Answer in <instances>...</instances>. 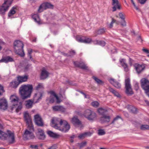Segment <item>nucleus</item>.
<instances>
[{
    "label": "nucleus",
    "instance_id": "obj_1",
    "mask_svg": "<svg viewBox=\"0 0 149 149\" xmlns=\"http://www.w3.org/2000/svg\"><path fill=\"white\" fill-rule=\"evenodd\" d=\"M52 126L60 131L64 132H68L70 128V125L65 120L53 118L51 120Z\"/></svg>",
    "mask_w": 149,
    "mask_h": 149
},
{
    "label": "nucleus",
    "instance_id": "obj_2",
    "mask_svg": "<svg viewBox=\"0 0 149 149\" xmlns=\"http://www.w3.org/2000/svg\"><path fill=\"white\" fill-rule=\"evenodd\" d=\"M33 86L32 84H27L22 85L20 87L19 93L21 98L25 100L30 97L33 91Z\"/></svg>",
    "mask_w": 149,
    "mask_h": 149
},
{
    "label": "nucleus",
    "instance_id": "obj_3",
    "mask_svg": "<svg viewBox=\"0 0 149 149\" xmlns=\"http://www.w3.org/2000/svg\"><path fill=\"white\" fill-rule=\"evenodd\" d=\"M11 104L8 107L9 111H12L14 108H16V111L18 112L22 108V103L19 102V98L15 95H11L10 97Z\"/></svg>",
    "mask_w": 149,
    "mask_h": 149
},
{
    "label": "nucleus",
    "instance_id": "obj_4",
    "mask_svg": "<svg viewBox=\"0 0 149 149\" xmlns=\"http://www.w3.org/2000/svg\"><path fill=\"white\" fill-rule=\"evenodd\" d=\"M0 139L7 140L8 142L11 144L15 142L14 133L9 130H8L7 133H6L0 130Z\"/></svg>",
    "mask_w": 149,
    "mask_h": 149
},
{
    "label": "nucleus",
    "instance_id": "obj_5",
    "mask_svg": "<svg viewBox=\"0 0 149 149\" xmlns=\"http://www.w3.org/2000/svg\"><path fill=\"white\" fill-rule=\"evenodd\" d=\"M13 45L15 53L21 56H24V54L23 49L24 44L22 42L19 40H16L14 42Z\"/></svg>",
    "mask_w": 149,
    "mask_h": 149
},
{
    "label": "nucleus",
    "instance_id": "obj_6",
    "mask_svg": "<svg viewBox=\"0 0 149 149\" xmlns=\"http://www.w3.org/2000/svg\"><path fill=\"white\" fill-rule=\"evenodd\" d=\"M83 114L85 118L90 121L95 120L97 117V115L95 113L89 109L85 110Z\"/></svg>",
    "mask_w": 149,
    "mask_h": 149
},
{
    "label": "nucleus",
    "instance_id": "obj_7",
    "mask_svg": "<svg viewBox=\"0 0 149 149\" xmlns=\"http://www.w3.org/2000/svg\"><path fill=\"white\" fill-rule=\"evenodd\" d=\"M141 84L142 88L149 97V81L145 78H143L141 80Z\"/></svg>",
    "mask_w": 149,
    "mask_h": 149
},
{
    "label": "nucleus",
    "instance_id": "obj_8",
    "mask_svg": "<svg viewBox=\"0 0 149 149\" xmlns=\"http://www.w3.org/2000/svg\"><path fill=\"white\" fill-rule=\"evenodd\" d=\"M125 93L128 95H131L134 94L130 83L129 78H127L125 81Z\"/></svg>",
    "mask_w": 149,
    "mask_h": 149
},
{
    "label": "nucleus",
    "instance_id": "obj_9",
    "mask_svg": "<svg viewBox=\"0 0 149 149\" xmlns=\"http://www.w3.org/2000/svg\"><path fill=\"white\" fill-rule=\"evenodd\" d=\"M34 120L36 125L38 126L43 127L44 123L42 118L39 114H36L34 116Z\"/></svg>",
    "mask_w": 149,
    "mask_h": 149
},
{
    "label": "nucleus",
    "instance_id": "obj_10",
    "mask_svg": "<svg viewBox=\"0 0 149 149\" xmlns=\"http://www.w3.org/2000/svg\"><path fill=\"white\" fill-rule=\"evenodd\" d=\"M53 5L49 3H44L40 5L38 10V12L40 13L43 11L44 10L47 8H53Z\"/></svg>",
    "mask_w": 149,
    "mask_h": 149
},
{
    "label": "nucleus",
    "instance_id": "obj_11",
    "mask_svg": "<svg viewBox=\"0 0 149 149\" xmlns=\"http://www.w3.org/2000/svg\"><path fill=\"white\" fill-rule=\"evenodd\" d=\"M76 40L79 42L85 43H89L91 41V39L84 36H78L77 37Z\"/></svg>",
    "mask_w": 149,
    "mask_h": 149
},
{
    "label": "nucleus",
    "instance_id": "obj_12",
    "mask_svg": "<svg viewBox=\"0 0 149 149\" xmlns=\"http://www.w3.org/2000/svg\"><path fill=\"white\" fill-rule=\"evenodd\" d=\"M23 136L25 140L33 139L35 137L33 132L29 131L28 130H25Z\"/></svg>",
    "mask_w": 149,
    "mask_h": 149
},
{
    "label": "nucleus",
    "instance_id": "obj_13",
    "mask_svg": "<svg viewBox=\"0 0 149 149\" xmlns=\"http://www.w3.org/2000/svg\"><path fill=\"white\" fill-rule=\"evenodd\" d=\"M74 64L76 67L80 68L83 70H89L88 67L86 66L83 62L76 61L74 62Z\"/></svg>",
    "mask_w": 149,
    "mask_h": 149
},
{
    "label": "nucleus",
    "instance_id": "obj_14",
    "mask_svg": "<svg viewBox=\"0 0 149 149\" xmlns=\"http://www.w3.org/2000/svg\"><path fill=\"white\" fill-rule=\"evenodd\" d=\"M36 135L38 139L42 140H44L46 137L44 131L40 128L38 129Z\"/></svg>",
    "mask_w": 149,
    "mask_h": 149
},
{
    "label": "nucleus",
    "instance_id": "obj_15",
    "mask_svg": "<svg viewBox=\"0 0 149 149\" xmlns=\"http://www.w3.org/2000/svg\"><path fill=\"white\" fill-rule=\"evenodd\" d=\"M8 107V102L4 98L0 99V109L5 110Z\"/></svg>",
    "mask_w": 149,
    "mask_h": 149
},
{
    "label": "nucleus",
    "instance_id": "obj_16",
    "mask_svg": "<svg viewBox=\"0 0 149 149\" xmlns=\"http://www.w3.org/2000/svg\"><path fill=\"white\" fill-rule=\"evenodd\" d=\"M112 5L113 6L112 8L113 12L116 11L117 8L118 10L121 9L120 5L118 0H112Z\"/></svg>",
    "mask_w": 149,
    "mask_h": 149
},
{
    "label": "nucleus",
    "instance_id": "obj_17",
    "mask_svg": "<svg viewBox=\"0 0 149 149\" xmlns=\"http://www.w3.org/2000/svg\"><path fill=\"white\" fill-rule=\"evenodd\" d=\"M134 66L137 73L138 74L141 73L145 68L144 65H140L138 63L135 64L134 65Z\"/></svg>",
    "mask_w": 149,
    "mask_h": 149
},
{
    "label": "nucleus",
    "instance_id": "obj_18",
    "mask_svg": "<svg viewBox=\"0 0 149 149\" xmlns=\"http://www.w3.org/2000/svg\"><path fill=\"white\" fill-rule=\"evenodd\" d=\"M72 122L75 126L80 127L82 126L81 122L79 120L77 116H74L72 118Z\"/></svg>",
    "mask_w": 149,
    "mask_h": 149
},
{
    "label": "nucleus",
    "instance_id": "obj_19",
    "mask_svg": "<svg viewBox=\"0 0 149 149\" xmlns=\"http://www.w3.org/2000/svg\"><path fill=\"white\" fill-rule=\"evenodd\" d=\"M110 83L118 89H120L121 87V84L118 82L113 78H110L109 79Z\"/></svg>",
    "mask_w": 149,
    "mask_h": 149
},
{
    "label": "nucleus",
    "instance_id": "obj_20",
    "mask_svg": "<svg viewBox=\"0 0 149 149\" xmlns=\"http://www.w3.org/2000/svg\"><path fill=\"white\" fill-rule=\"evenodd\" d=\"M28 78L29 76L27 75H25L22 76H18L17 77V80L19 84L27 81Z\"/></svg>",
    "mask_w": 149,
    "mask_h": 149
},
{
    "label": "nucleus",
    "instance_id": "obj_21",
    "mask_svg": "<svg viewBox=\"0 0 149 149\" xmlns=\"http://www.w3.org/2000/svg\"><path fill=\"white\" fill-rule=\"evenodd\" d=\"M14 61V60L13 58L9 56H7L3 57L0 60V63H7L9 62Z\"/></svg>",
    "mask_w": 149,
    "mask_h": 149
},
{
    "label": "nucleus",
    "instance_id": "obj_22",
    "mask_svg": "<svg viewBox=\"0 0 149 149\" xmlns=\"http://www.w3.org/2000/svg\"><path fill=\"white\" fill-rule=\"evenodd\" d=\"M24 117L26 123H30L31 122H32L31 117L27 112L26 111L24 112Z\"/></svg>",
    "mask_w": 149,
    "mask_h": 149
},
{
    "label": "nucleus",
    "instance_id": "obj_23",
    "mask_svg": "<svg viewBox=\"0 0 149 149\" xmlns=\"http://www.w3.org/2000/svg\"><path fill=\"white\" fill-rule=\"evenodd\" d=\"M49 73L45 69H43L41 72L40 78L41 79H44L47 78L49 76Z\"/></svg>",
    "mask_w": 149,
    "mask_h": 149
},
{
    "label": "nucleus",
    "instance_id": "obj_24",
    "mask_svg": "<svg viewBox=\"0 0 149 149\" xmlns=\"http://www.w3.org/2000/svg\"><path fill=\"white\" fill-rule=\"evenodd\" d=\"M9 7L8 6L3 3L2 6L0 7V13L5 14V12L8 10Z\"/></svg>",
    "mask_w": 149,
    "mask_h": 149
},
{
    "label": "nucleus",
    "instance_id": "obj_25",
    "mask_svg": "<svg viewBox=\"0 0 149 149\" xmlns=\"http://www.w3.org/2000/svg\"><path fill=\"white\" fill-rule=\"evenodd\" d=\"M110 117L109 116L104 115L100 118V120L102 123L109 122Z\"/></svg>",
    "mask_w": 149,
    "mask_h": 149
},
{
    "label": "nucleus",
    "instance_id": "obj_26",
    "mask_svg": "<svg viewBox=\"0 0 149 149\" xmlns=\"http://www.w3.org/2000/svg\"><path fill=\"white\" fill-rule=\"evenodd\" d=\"M44 92L43 91H41L40 92L37 93L35 95V98L36 99L38 100H40L42 99V97L44 94Z\"/></svg>",
    "mask_w": 149,
    "mask_h": 149
},
{
    "label": "nucleus",
    "instance_id": "obj_27",
    "mask_svg": "<svg viewBox=\"0 0 149 149\" xmlns=\"http://www.w3.org/2000/svg\"><path fill=\"white\" fill-rule=\"evenodd\" d=\"M48 134L50 136L54 138H58L60 136V135L56 133H54L52 131H48L47 132Z\"/></svg>",
    "mask_w": 149,
    "mask_h": 149
},
{
    "label": "nucleus",
    "instance_id": "obj_28",
    "mask_svg": "<svg viewBox=\"0 0 149 149\" xmlns=\"http://www.w3.org/2000/svg\"><path fill=\"white\" fill-rule=\"evenodd\" d=\"M17 10V6H14L12 8L8 13V16L9 17L15 13L16 11Z\"/></svg>",
    "mask_w": 149,
    "mask_h": 149
},
{
    "label": "nucleus",
    "instance_id": "obj_29",
    "mask_svg": "<svg viewBox=\"0 0 149 149\" xmlns=\"http://www.w3.org/2000/svg\"><path fill=\"white\" fill-rule=\"evenodd\" d=\"M33 102L31 100H29L25 102L26 107L27 109L31 108L33 106Z\"/></svg>",
    "mask_w": 149,
    "mask_h": 149
},
{
    "label": "nucleus",
    "instance_id": "obj_30",
    "mask_svg": "<svg viewBox=\"0 0 149 149\" xmlns=\"http://www.w3.org/2000/svg\"><path fill=\"white\" fill-rule=\"evenodd\" d=\"M19 84V82L17 81H14L11 82L10 84V86L12 88H17Z\"/></svg>",
    "mask_w": 149,
    "mask_h": 149
},
{
    "label": "nucleus",
    "instance_id": "obj_31",
    "mask_svg": "<svg viewBox=\"0 0 149 149\" xmlns=\"http://www.w3.org/2000/svg\"><path fill=\"white\" fill-rule=\"evenodd\" d=\"M108 89L109 91L113 94L115 96H117V97H120V95L119 93L112 88L109 87V88Z\"/></svg>",
    "mask_w": 149,
    "mask_h": 149
},
{
    "label": "nucleus",
    "instance_id": "obj_32",
    "mask_svg": "<svg viewBox=\"0 0 149 149\" xmlns=\"http://www.w3.org/2000/svg\"><path fill=\"white\" fill-rule=\"evenodd\" d=\"M98 113L103 116L104 115H105V114L106 113L107 111V109H104L102 108H100L98 109Z\"/></svg>",
    "mask_w": 149,
    "mask_h": 149
},
{
    "label": "nucleus",
    "instance_id": "obj_33",
    "mask_svg": "<svg viewBox=\"0 0 149 149\" xmlns=\"http://www.w3.org/2000/svg\"><path fill=\"white\" fill-rule=\"evenodd\" d=\"M26 124L28 125L27 130H28L29 132H33L34 131V129L32 122H31L30 123H27Z\"/></svg>",
    "mask_w": 149,
    "mask_h": 149
},
{
    "label": "nucleus",
    "instance_id": "obj_34",
    "mask_svg": "<svg viewBox=\"0 0 149 149\" xmlns=\"http://www.w3.org/2000/svg\"><path fill=\"white\" fill-rule=\"evenodd\" d=\"M35 89L37 91L40 90L42 91V90L44 89V86L43 84L40 83H38L37 85L35 87Z\"/></svg>",
    "mask_w": 149,
    "mask_h": 149
},
{
    "label": "nucleus",
    "instance_id": "obj_35",
    "mask_svg": "<svg viewBox=\"0 0 149 149\" xmlns=\"http://www.w3.org/2000/svg\"><path fill=\"white\" fill-rule=\"evenodd\" d=\"M128 109L129 111L132 113H136V108L132 106H130L128 107Z\"/></svg>",
    "mask_w": 149,
    "mask_h": 149
},
{
    "label": "nucleus",
    "instance_id": "obj_36",
    "mask_svg": "<svg viewBox=\"0 0 149 149\" xmlns=\"http://www.w3.org/2000/svg\"><path fill=\"white\" fill-rule=\"evenodd\" d=\"M92 78L98 84L102 85L103 84V82L97 77L95 76H93Z\"/></svg>",
    "mask_w": 149,
    "mask_h": 149
},
{
    "label": "nucleus",
    "instance_id": "obj_37",
    "mask_svg": "<svg viewBox=\"0 0 149 149\" xmlns=\"http://www.w3.org/2000/svg\"><path fill=\"white\" fill-rule=\"evenodd\" d=\"M121 65L123 68L125 72H127L129 71V69L127 63H123L121 64Z\"/></svg>",
    "mask_w": 149,
    "mask_h": 149
},
{
    "label": "nucleus",
    "instance_id": "obj_38",
    "mask_svg": "<svg viewBox=\"0 0 149 149\" xmlns=\"http://www.w3.org/2000/svg\"><path fill=\"white\" fill-rule=\"evenodd\" d=\"M13 0H4V4L7 5L9 7L11 5Z\"/></svg>",
    "mask_w": 149,
    "mask_h": 149
},
{
    "label": "nucleus",
    "instance_id": "obj_39",
    "mask_svg": "<svg viewBox=\"0 0 149 149\" xmlns=\"http://www.w3.org/2000/svg\"><path fill=\"white\" fill-rule=\"evenodd\" d=\"M50 93L51 95H53V96H54V97H55V98H56V100L57 102V103L59 102H60L59 101V98L58 97L56 94V93L54 91H51L50 92Z\"/></svg>",
    "mask_w": 149,
    "mask_h": 149
},
{
    "label": "nucleus",
    "instance_id": "obj_40",
    "mask_svg": "<svg viewBox=\"0 0 149 149\" xmlns=\"http://www.w3.org/2000/svg\"><path fill=\"white\" fill-rule=\"evenodd\" d=\"M95 44H97L102 46H104L105 45V42L104 41L96 40L95 42Z\"/></svg>",
    "mask_w": 149,
    "mask_h": 149
},
{
    "label": "nucleus",
    "instance_id": "obj_41",
    "mask_svg": "<svg viewBox=\"0 0 149 149\" xmlns=\"http://www.w3.org/2000/svg\"><path fill=\"white\" fill-rule=\"evenodd\" d=\"M32 17L35 21L37 22L38 23L39 22V17L38 15L34 14L32 16Z\"/></svg>",
    "mask_w": 149,
    "mask_h": 149
},
{
    "label": "nucleus",
    "instance_id": "obj_42",
    "mask_svg": "<svg viewBox=\"0 0 149 149\" xmlns=\"http://www.w3.org/2000/svg\"><path fill=\"white\" fill-rule=\"evenodd\" d=\"M140 129L142 130H149V125H142L140 127Z\"/></svg>",
    "mask_w": 149,
    "mask_h": 149
},
{
    "label": "nucleus",
    "instance_id": "obj_43",
    "mask_svg": "<svg viewBox=\"0 0 149 149\" xmlns=\"http://www.w3.org/2000/svg\"><path fill=\"white\" fill-rule=\"evenodd\" d=\"M105 32V29H100L96 31L97 34L100 35L104 33Z\"/></svg>",
    "mask_w": 149,
    "mask_h": 149
},
{
    "label": "nucleus",
    "instance_id": "obj_44",
    "mask_svg": "<svg viewBox=\"0 0 149 149\" xmlns=\"http://www.w3.org/2000/svg\"><path fill=\"white\" fill-rule=\"evenodd\" d=\"M98 134L99 135H103L105 134V132L104 130L99 129L98 130Z\"/></svg>",
    "mask_w": 149,
    "mask_h": 149
},
{
    "label": "nucleus",
    "instance_id": "obj_45",
    "mask_svg": "<svg viewBox=\"0 0 149 149\" xmlns=\"http://www.w3.org/2000/svg\"><path fill=\"white\" fill-rule=\"evenodd\" d=\"M91 105L94 107L97 108L99 105V103L97 101L93 102L91 103Z\"/></svg>",
    "mask_w": 149,
    "mask_h": 149
},
{
    "label": "nucleus",
    "instance_id": "obj_46",
    "mask_svg": "<svg viewBox=\"0 0 149 149\" xmlns=\"http://www.w3.org/2000/svg\"><path fill=\"white\" fill-rule=\"evenodd\" d=\"M32 52V50L31 49H29L28 50V56L29 57L30 59L32 61H33V59L32 58V56L31 55V54Z\"/></svg>",
    "mask_w": 149,
    "mask_h": 149
},
{
    "label": "nucleus",
    "instance_id": "obj_47",
    "mask_svg": "<svg viewBox=\"0 0 149 149\" xmlns=\"http://www.w3.org/2000/svg\"><path fill=\"white\" fill-rule=\"evenodd\" d=\"M87 142L86 141H84L81 143H78V144L79 146V147L81 148L85 146Z\"/></svg>",
    "mask_w": 149,
    "mask_h": 149
},
{
    "label": "nucleus",
    "instance_id": "obj_48",
    "mask_svg": "<svg viewBox=\"0 0 149 149\" xmlns=\"http://www.w3.org/2000/svg\"><path fill=\"white\" fill-rule=\"evenodd\" d=\"M116 20L114 19L113 18H112V21L109 25V27L110 28H111L113 26V24L115 22Z\"/></svg>",
    "mask_w": 149,
    "mask_h": 149
},
{
    "label": "nucleus",
    "instance_id": "obj_49",
    "mask_svg": "<svg viewBox=\"0 0 149 149\" xmlns=\"http://www.w3.org/2000/svg\"><path fill=\"white\" fill-rule=\"evenodd\" d=\"M119 16L120 18L122 20H125V15L122 13L120 12L119 13Z\"/></svg>",
    "mask_w": 149,
    "mask_h": 149
},
{
    "label": "nucleus",
    "instance_id": "obj_50",
    "mask_svg": "<svg viewBox=\"0 0 149 149\" xmlns=\"http://www.w3.org/2000/svg\"><path fill=\"white\" fill-rule=\"evenodd\" d=\"M55 99V97L54 96L51 95L50 97V100H49L50 103H53L54 102Z\"/></svg>",
    "mask_w": 149,
    "mask_h": 149
},
{
    "label": "nucleus",
    "instance_id": "obj_51",
    "mask_svg": "<svg viewBox=\"0 0 149 149\" xmlns=\"http://www.w3.org/2000/svg\"><path fill=\"white\" fill-rule=\"evenodd\" d=\"M121 117L120 116H117L115 118H114L113 121L112 122L111 124H114V122L115 121L118 120L119 119H121Z\"/></svg>",
    "mask_w": 149,
    "mask_h": 149
},
{
    "label": "nucleus",
    "instance_id": "obj_52",
    "mask_svg": "<svg viewBox=\"0 0 149 149\" xmlns=\"http://www.w3.org/2000/svg\"><path fill=\"white\" fill-rule=\"evenodd\" d=\"M60 106H55L52 107L53 110L55 111H59Z\"/></svg>",
    "mask_w": 149,
    "mask_h": 149
},
{
    "label": "nucleus",
    "instance_id": "obj_53",
    "mask_svg": "<svg viewBox=\"0 0 149 149\" xmlns=\"http://www.w3.org/2000/svg\"><path fill=\"white\" fill-rule=\"evenodd\" d=\"M120 25L123 27H125L126 26V22L125 20H122L120 22Z\"/></svg>",
    "mask_w": 149,
    "mask_h": 149
},
{
    "label": "nucleus",
    "instance_id": "obj_54",
    "mask_svg": "<svg viewBox=\"0 0 149 149\" xmlns=\"http://www.w3.org/2000/svg\"><path fill=\"white\" fill-rule=\"evenodd\" d=\"M84 133H83L80 134L78 136L79 139H81L84 138L85 137Z\"/></svg>",
    "mask_w": 149,
    "mask_h": 149
},
{
    "label": "nucleus",
    "instance_id": "obj_55",
    "mask_svg": "<svg viewBox=\"0 0 149 149\" xmlns=\"http://www.w3.org/2000/svg\"><path fill=\"white\" fill-rule=\"evenodd\" d=\"M4 91L3 86L0 84V96L2 95V93Z\"/></svg>",
    "mask_w": 149,
    "mask_h": 149
},
{
    "label": "nucleus",
    "instance_id": "obj_56",
    "mask_svg": "<svg viewBox=\"0 0 149 149\" xmlns=\"http://www.w3.org/2000/svg\"><path fill=\"white\" fill-rule=\"evenodd\" d=\"M70 54L69 56H73L75 54V52L74 50L70 51L69 52Z\"/></svg>",
    "mask_w": 149,
    "mask_h": 149
},
{
    "label": "nucleus",
    "instance_id": "obj_57",
    "mask_svg": "<svg viewBox=\"0 0 149 149\" xmlns=\"http://www.w3.org/2000/svg\"><path fill=\"white\" fill-rule=\"evenodd\" d=\"M65 109L62 106H60L59 111H60L62 112H64L65 111Z\"/></svg>",
    "mask_w": 149,
    "mask_h": 149
},
{
    "label": "nucleus",
    "instance_id": "obj_58",
    "mask_svg": "<svg viewBox=\"0 0 149 149\" xmlns=\"http://www.w3.org/2000/svg\"><path fill=\"white\" fill-rule=\"evenodd\" d=\"M31 65L29 64H27L24 67V70L25 71H26L28 70L29 69Z\"/></svg>",
    "mask_w": 149,
    "mask_h": 149
},
{
    "label": "nucleus",
    "instance_id": "obj_59",
    "mask_svg": "<svg viewBox=\"0 0 149 149\" xmlns=\"http://www.w3.org/2000/svg\"><path fill=\"white\" fill-rule=\"evenodd\" d=\"M84 133L85 134V136H90L92 134V133L90 132H85Z\"/></svg>",
    "mask_w": 149,
    "mask_h": 149
},
{
    "label": "nucleus",
    "instance_id": "obj_60",
    "mask_svg": "<svg viewBox=\"0 0 149 149\" xmlns=\"http://www.w3.org/2000/svg\"><path fill=\"white\" fill-rule=\"evenodd\" d=\"M147 0H138L139 2L141 4H144Z\"/></svg>",
    "mask_w": 149,
    "mask_h": 149
},
{
    "label": "nucleus",
    "instance_id": "obj_61",
    "mask_svg": "<svg viewBox=\"0 0 149 149\" xmlns=\"http://www.w3.org/2000/svg\"><path fill=\"white\" fill-rule=\"evenodd\" d=\"M30 147L32 148L36 149H37L38 148V146L37 145H31Z\"/></svg>",
    "mask_w": 149,
    "mask_h": 149
},
{
    "label": "nucleus",
    "instance_id": "obj_62",
    "mask_svg": "<svg viewBox=\"0 0 149 149\" xmlns=\"http://www.w3.org/2000/svg\"><path fill=\"white\" fill-rule=\"evenodd\" d=\"M137 41H139L140 42H142V39L141 38L140 36H139L137 38Z\"/></svg>",
    "mask_w": 149,
    "mask_h": 149
},
{
    "label": "nucleus",
    "instance_id": "obj_63",
    "mask_svg": "<svg viewBox=\"0 0 149 149\" xmlns=\"http://www.w3.org/2000/svg\"><path fill=\"white\" fill-rule=\"evenodd\" d=\"M142 51L147 54L149 53V51L147 49L143 48L142 49Z\"/></svg>",
    "mask_w": 149,
    "mask_h": 149
},
{
    "label": "nucleus",
    "instance_id": "obj_64",
    "mask_svg": "<svg viewBox=\"0 0 149 149\" xmlns=\"http://www.w3.org/2000/svg\"><path fill=\"white\" fill-rule=\"evenodd\" d=\"M48 149H56V146L54 145L53 146Z\"/></svg>",
    "mask_w": 149,
    "mask_h": 149
}]
</instances>
